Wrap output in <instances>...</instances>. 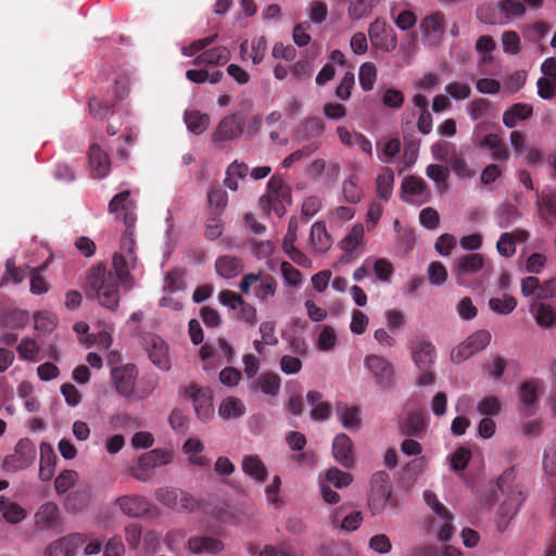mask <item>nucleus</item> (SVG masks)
I'll return each mask as SVG.
<instances>
[{
  "mask_svg": "<svg viewBox=\"0 0 556 556\" xmlns=\"http://www.w3.org/2000/svg\"><path fill=\"white\" fill-rule=\"evenodd\" d=\"M426 175L438 185L439 190H446V181L450 176L447 167L439 164H430L426 168Z\"/></svg>",
  "mask_w": 556,
  "mask_h": 556,
  "instance_id": "c03bdc74",
  "label": "nucleus"
},
{
  "mask_svg": "<svg viewBox=\"0 0 556 556\" xmlns=\"http://www.w3.org/2000/svg\"><path fill=\"white\" fill-rule=\"evenodd\" d=\"M326 129V125L319 117H309L302 123V138L312 139L319 137Z\"/></svg>",
  "mask_w": 556,
  "mask_h": 556,
  "instance_id": "49530a36",
  "label": "nucleus"
},
{
  "mask_svg": "<svg viewBox=\"0 0 556 556\" xmlns=\"http://www.w3.org/2000/svg\"><path fill=\"white\" fill-rule=\"evenodd\" d=\"M445 16L441 11H435L426 16L420 24L424 35L443 34L445 30Z\"/></svg>",
  "mask_w": 556,
  "mask_h": 556,
  "instance_id": "72a5a7b5",
  "label": "nucleus"
},
{
  "mask_svg": "<svg viewBox=\"0 0 556 556\" xmlns=\"http://www.w3.org/2000/svg\"><path fill=\"white\" fill-rule=\"evenodd\" d=\"M283 188V180L278 176H273L267 184V195H263L260 199V203L262 206L269 205L271 206L274 202L278 201L279 194Z\"/></svg>",
  "mask_w": 556,
  "mask_h": 556,
  "instance_id": "a18cd8bd",
  "label": "nucleus"
},
{
  "mask_svg": "<svg viewBox=\"0 0 556 556\" xmlns=\"http://www.w3.org/2000/svg\"><path fill=\"white\" fill-rule=\"evenodd\" d=\"M245 413V405L243 402L235 396H228L223 400L218 407V414L223 419H236L243 416Z\"/></svg>",
  "mask_w": 556,
  "mask_h": 556,
  "instance_id": "7c9ffc66",
  "label": "nucleus"
},
{
  "mask_svg": "<svg viewBox=\"0 0 556 556\" xmlns=\"http://www.w3.org/2000/svg\"><path fill=\"white\" fill-rule=\"evenodd\" d=\"M371 4L368 0H351L348 8V15L354 21L367 17L371 13Z\"/></svg>",
  "mask_w": 556,
  "mask_h": 556,
  "instance_id": "864d4df0",
  "label": "nucleus"
},
{
  "mask_svg": "<svg viewBox=\"0 0 556 556\" xmlns=\"http://www.w3.org/2000/svg\"><path fill=\"white\" fill-rule=\"evenodd\" d=\"M137 375V367L134 364H127L112 370L115 388L121 395L129 397L134 394Z\"/></svg>",
  "mask_w": 556,
  "mask_h": 556,
  "instance_id": "4468645a",
  "label": "nucleus"
},
{
  "mask_svg": "<svg viewBox=\"0 0 556 556\" xmlns=\"http://www.w3.org/2000/svg\"><path fill=\"white\" fill-rule=\"evenodd\" d=\"M471 458V453L466 447H458L452 455H451V467L454 471H462L464 470L469 460Z\"/></svg>",
  "mask_w": 556,
  "mask_h": 556,
  "instance_id": "0e129e2a",
  "label": "nucleus"
},
{
  "mask_svg": "<svg viewBox=\"0 0 556 556\" xmlns=\"http://www.w3.org/2000/svg\"><path fill=\"white\" fill-rule=\"evenodd\" d=\"M321 556H356L350 544L344 542H330L320 547Z\"/></svg>",
  "mask_w": 556,
  "mask_h": 556,
  "instance_id": "de8ad7c7",
  "label": "nucleus"
},
{
  "mask_svg": "<svg viewBox=\"0 0 556 556\" xmlns=\"http://www.w3.org/2000/svg\"><path fill=\"white\" fill-rule=\"evenodd\" d=\"M264 394L275 396L279 393L281 379L276 372H263L254 382Z\"/></svg>",
  "mask_w": 556,
  "mask_h": 556,
  "instance_id": "f704fd0d",
  "label": "nucleus"
},
{
  "mask_svg": "<svg viewBox=\"0 0 556 556\" xmlns=\"http://www.w3.org/2000/svg\"><path fill=\"white\" fill-rule=\"evenodd\" d=\"M207 199L214 214H219L227 205L228 197L225 190L219 187H212L208 190Z\"/></svg>",
  "mask_w": 556,
  "mask_h": 556,
  "instance_id": "5fc2aeb1",
  "label": "nucleus"
},
{
  "mask_svg": "<svg viewBox=\"0 0 556 556\" xmlns=\"http://www.w3.org/2000/svg\"><path fill=\"white\" fill-rule=\"evenodd\" d=\"M484 266V257L479 253H470L459 256L452 268L459 285H466V278L481 270Z\"/></svg>",
  "mask_w": 556,
  "mask_h": 556,
  "instance_id": "f8f14e48",
  "label": "nucleus"
},
{
  "mask_svg": "<svg viewBox=\"0 0 556 556\" xmlns=\"http://www.w3.org/2000/svg\"><path fill=\"white\" fill-rule=\"evenodd\" d=\"M242 469L244 473L257 482H264L266 480L267 469L261 458L256 455L244 456L242 460Z\"/></svg>",
  "mask_w": 556,
  "mask_h": 556,
  "instance_id": "2f4dec72",
  "label": "nucleus"
},
{
  "mask_svg": "<svg viewBox=\"0 0 556 556\" xmlns=\"http://www.w3.org/2000/svg\"><path fill=\"white\" fill-rule=\"evenodd\" d=\"M185 122L189 131L200 135L208 127L210 116L197 110L188 111L185 113Z\"/></svg>",
  "mask_w": 556,
  "mask_h": 556,
  "instance_id": "473e14b6",
  "label": "nucleus"
},
{
  "mask_svg": "<svg viewBox=\"0 0 556 556\" xmlns=\"http://www.w3.org/2000/svg\"><path fill=\"white\" fill-rule=\"evenodd\" d=\"M412 357L418 369H431L437 357L435 346L427 340L410 342Z\"/></svg>",
  "mask_w": 556,
  "mask_h": 556,
  "instance_id": "2eb2a0df",
  "label": "nucleus"
},
{
  "mask_svg": "<svg viewBox=\"0 0 556 556\" xmlns=\"http://www.w3.org/2000/svg\"><path fill=\"white\" fill-rule=\"evenodd\" d=\"M147 350L152 363L161 370L170 369V358L167 343L159 336L150 334L146 339Z\"/></svg>",
  "mask_w": 556,
  "mask_h": 556,
  "instance_id": "ddd939ff",
  "label": "nucleus"
},
{
  "mask_svg": "<svg viewBox=\"0 0 556 556\" xmlns=\"http://www.w3.org/2000/svg\"><path fill=\"white\" fill-rule=\"evenodd\" d=\"M91 498V490L88 484L79 485L71 492L65 502V508L68 511L77 513L83 510L89 504Z\"/></svg>",
  "mask_w": 556,
  "mask_h": 556,
  "instance_id": "a878e982",
  "label": "nucleus"
},
{
  "mask_svg": "<svg viewBox=\"0 0 556 556\" xmlns=\"http://www.w3.org/2000/svg\"><path fill=\"white\" fill-rule=\"evenodd\" d=\"M114 103L102 102L97 97H91L88 101L89 112L97 119H104L111 112Z\"/></svg>",
  "mask_w": 556,
  "mask_h": 556,
  "instance_id": "6e6d98bb",
  "label": "nucleus"
},
{
  "mask_svg": "<svg viewBox=\"0 0 556 556\" xmlns=\"http://www.w3.org/2000/svg\"><path fill=\"white\" fill-rule=\"evenodd\" d=\"M353 478L351 473L344 472L336 467L330 468L326 472L325 480H320L321 482H327L328 485H333L337 489L346 488L351 484Z\"/></svg>",
  "mask_w": 556,
  "mask_h": 556,
  "instance_id": "a19ab883",
  "label": "nucleus"
},
{
  "mask_svg": "<svg viewBox=\"0 0 556 556\" xmlns=\"http://www.w3.org/2000/svg\"><path fill=\"white\" fill-rule=\"evenodd\" d=\"M428 278L432 285L441 286L447 279V270L440 262H432L428 267Z\"/></svg>",
  "mask_w": 556,
  "mask_h": 556,
  "instance_id": "69168bd1",
  "label": "nucleus"
},
{
  "mask_svg": "<svg viewBox=\"0 0 556 556\" xmlns=\"http://www.w3.org/2000/svg\"><path fill=\"white\" fill-rule=\"evenodd\" d=\"M445 91L457 101L466 100L471 96L470 86L468 84L459 81H453L447 84L445 86Z\"/></svg>",
  "mask_w": 556,
  "mask_h": 556,
  "instance_id": "052dcab7",
  "label": "nucleus"
},
{
  "mask_svg": "<svg viewBox=\"0 0 556 556\" xmlns=\"http://www.w3.org/2000/svg\"><path fill=\"white\" fill-rule=\"evenodd\" d=\"M479 147L491 150V156L495 161H506L509 156L507 147L497 134H489L480 141Z\"/></svg>",
  "mask_w": 556,
  "mask_h": 556,
  "instance_id": "c85d7f7f",
  "label": "nucleus"
},
{
  "mask_svg": "<svg viewBox=\"0 0 556 556\" xmlns=\"http://www.w3.org/2000/svg\"><path fill=\"white\" fill-rule=\"evenodd\" d=\"M364 238V226L356 224L342 240V249L346 253H352Z\"/></svg>",
  "mask_w": 556,
  "mask_h": 556,
  "instance_id": "3c124183",
  "label": "nucleus"
},
{
  "mask_svg": "<svg viewBox=\"0 0 556 556\" xmlns=\"http://www.w3.org/2000/svg\"><path fill=\"white\" fill-rule=\"evenodd\" d=\"M230 55L231 54L228 48L218 46L212 49H207L201 54L197 55L193 59L192 64L195 66H220L225 65L230 60Z\"/></svg>",
  "mask_w": 556,
  "mask_h": 556,
  "instance_id": "6ab92c4d",
  "label": "nucleus"
},
{
  "mask_svg": "<svg viewBox=\"0 0 556 556\" xmlns=\"http://www.w3.org/2000/svg\"><path fill=\"white\" fill-rule=\"evenodd\" d=\"M188 547L193 554H217L224 548V544L212 536H193L189 539Z\"/></svg>",
  "mask_w": 556,
  "mask_h": 556,
  "instance_id": "b1692460",
  "label": "nucleus"
},
{
  "mask_svg": "<svg viewBox=\"0 0 556 556\" xmlns=\"http://www.w3.org/2000/svg\"><path fill=\"white\" fill-rule=\"evenodd\" d=\"M342 192L344 199L353 204L358 203L364 195L362 188L357 185V177L355 175H351L343 181Z\"/></svg>",
  "mask_w": 556,
  "mask_h": 556,
  "instance_id": "79ce46f5",
  "label": "nucleus"
},
{
  "mask_svg": "<svg viewBox=\"0 0 556 556\" xmlns=\"http://www.w3.org/2000/svg\"><path fill=\"white\" fill-rule=\"evenodd\" d=\"M401 198L403 201L414 205L427 203L430 199V193L426 181L416 176L404 178L401 186Z\"/></svg>",
  "mask_w": 556,
  "mask_h": 556,
  "instance_id": "9d476101",
  "label": "nucleus"
},
{
  "mask_svg": "<svg viewBox=\"0 0 556 556\" xmlns=\"http://www.w3.org/2000/svg\"><path fill=\"white\" fill-rule=\"evenodd\" d=\"M280 270L285 282L288 286L298 287L302 282L301 271L292 266L289 262L283 261L280 265Z\"/></svg>",
  "mask_w": 556,
  "mask_h": 556,
  "instance_id": "680f3d73",
  "label": "nucleus"
},
{
  "mask_svg": "<svg viewBox=\"0 0 556 556\" xmlns=\"http://www.w3.org/2000/svg\"><path fill=\"white\" fill-rule=\"evenodd\" d=\"M185 394L192 400L195 414L203 422L208 421L214 415L213 395L208 388H201L191 383Z\"/></svg>",
  "mask_w": 556,
  "mask_h": 556,
  "instance_id": "1a4fd4ad",
  "label": "nucleus"
},
{
  "mask_svg": "<svg viewBox=\"0 0 556 556\" xmlns=\"http://www.w3.org/2000/svg\"><path fill=\"white\" fill-rule=\"evenodd\" d=\"M66 556H74L76 551L86 542V535L81 533H72L61 538Z\"/></svg>",
  "mask_w": 556,
  "mask_h": 556,
  "instance_id": "e2e57ef3",
  "label": "nucleus"
},
{
  "mask_svg": "<svg viewBox=\"0 0 556 556\" xmlns=\"http://www.w3.org/2000/svg\"><path fill=\"white\" fill-rule=\"evenodd\" d=\"M309 240L317 252H326L331 247V237L327 232L326 225L323 222H316L311 228Z\"/></svg>",
  "mask_w": 556,
  "mask_h": 556,
  "instance_id": "c756f323",
  "label": "nucleus"
},
{
  "mask_svg": "<svg viewBox=\"0 0 556 556\" xmlns=\"http://www.w3.org/2000/svg\"><path fill=\"white\" fill-rule=\"evenodd\" d=\"M36 445L28 439H21L14 448V452L5 456L3 468L10 472H16L29 467L36 458Z\"/></svg>",
  "mask_w": 556,
  "mask_h": 556,
  "instance_id": "0eeeda50",
  "label": "nucleus"
},
{
  "mask_svg": "<svg viewBox=\"0 0 556 556\" xmlns=\"http://www.w3.org/2000/svg\"><path fill=\"white\" fill-rule=\"evenodd\" d=\"M242 134V122L237 114L224 117L215 131L213 132V141H228L237 139Z\"/></svg>",
  "mask_w": 556,
  "mask_h": 556,
  "instance_id": "f3484780",
  "label": "nucleus"
},
{
  "mask_svg": "<svg viewBox=\"0 0 556 556\" xmlns=\"http://www.w3.org/2000/svg\"><path fill=\"white\" fill-rule=\"evenodd\" d=\"M371 494L369 496L368 506L372 515L383 511L387 506L396 508L399 503L392 496V485L390 477L386 471H377L370 479Z\"/></svg>",
  "mask_w": 556,
  "mask_h": 556,
  "instance_id": "20e7f679",
  "label": "nucleus"
},
{
  "mask_svg": "<svg viewBox=\"0 0 556 556\" xmlns=\"http://www.w3.org/2000/svg\"><path fill=\"white\" fill-rule=\"evenodd\" d=\"M56 455L50 444L42 442L40 444V466L39 478L42 481L52 479L55 469Z\"/></svg>",
  "mask_w": 556,
  "mask_h": 556,
  "instance_id": "393cba45",
  "label": "nucleus"
},
{
  "mask_svg": "<svg viewBox=\"0 0 556 556\" xmlns=\"http://www.w3.org/2000/svg\"><path fill=\"white\" fill-rule=\"evenodd\" d=\"M377 78V68L374 63L366 62L358 72L359 85L364 91H370Z\"/></svg>",
  "mask_w": 556,
  "mask_h": 556,
  "instance_id": "37998d69",
  "label": "nucleus"
},
{
  "mask_svg": "<svg viewBox=\"0 0 556 556\" xmlns=\"http://www.w3.org/2000/svg\"><path fill=\"white\" fill-rule=\"evenodd\" d=\"M277 290V281L270 275H261L258 285L254 289V294L260 301H266L275 295Z\"/></svg>",
  "mask_w": 556,
  "mask_h": 556,
  "instance_id": "58836bf2",
  "label": "nucleus"
},
{
  "mask_svg": "<svg viewBox=\"0 0 556 556\" xmlns=\"http://www.w3.org/2000/svg\"><path fill=\"white\" fill-rule=\"evenodd\" d=\"M135 244V240L125 232L121 240L119 251L113 255L115 275L99 264L91 269L88 276V287L97 294L101 305L110 309L117 308L119 303L118 281L127 289L132 287L130 270L137 263Z\"/></svg>",
  "mask_w": 556,
  "mask_h": 556,
  "instance_id": "f257e3e1",
  "label": "nucleus"
},
{
  "mask_svg": "<svg viewBox=\"0 0 556 556\" xmlns=\"http://www.w3.org/2000/svg\"><path fill=\"white\" fill-rule=\"evenodd\" d=\"M491 105V102L485 98H475L468 103L467 113L472 121H478L489 113Z\"/></svg>",
  "mask_w": 556,
  "mask_h": 556,
  "instance_id": "8fccbe9b",
  "label": "nucleus"
},
{
  "mask_svg": "<svg viewBox=\"0 0 556 556\" xmlns=\"http://www.w3.org/2000/svg\"><path fill=\"white\" fill-rule=\"evenodd\" d=\"M526 11L520 0H498L479 4L476 17L483 24L504 26L523 17Z\"/></svg>",
  "mask_w": 556,
  "mask_h": 556,
  "instance_id": "7ed1b4c3",
  "label": "nucleus"
},
{
  "mask_svg": "<svg viewBox=\"0 0 556 556\" xmlns=\"http://www.w3.org/2000/svg\"><path fill=\"white\" fill-rule=\"evenodd\" d=\"M88 159L93 178L102 179L109 175L111 170L110 156L98 143L90 144Z\"/></svg>",
  "mask_w": 556,
  "mask_h": 556,
  "instance_id": "dca6fc26",
  "label": "nucleus"
},
{
  "mask_svg": "<svg viewBox=\"0 0 556 556\" xmlns=\"http://www.w3.org/2000/svg\"><path fill=\"white\" fill-rule=\"evenodd\" d=\"M543 213L549 217L556 218V190L547 189L542 193Z\"/></svg>",
  "mask_w": 556,
  "mask_h": 556,
  "instance_id": "774afa93",
  "label": "nucleus"
},
{
  "mask_svg": "<svg viewBox=\"0 0 556 556\" xmlns=\"http://www.w3.org/2000/svg\"><path fill=\"white\" fill-rule=\"evenodd\" d=\"M36 525L40 529L54 528L60 520V510L55 503H43L35 515Z\"/></svg>",
  "mask_w": 556,
  "mask_h": 556,
  "instance_id": "412c9836",
  "label": "nucleus"
},
{
  "mask_svg": "<svg viewBox=\"0 0 556 556\" xmlns=\"http://www.w3.org/2000/svg\"><path fill=\"white\" fill-rule=\"evenodd\" d=\"M533 113V109L527 103H515L503 113V123L508 128L517 126L519 121L528 119Z\"/></svg>",
  "mask_w": 556,
  "mask_h": 556,
  "instance_id": "bb28decb",
  "label": "nucleus"
},
{
  "mask_svg": "<svg viewBox=\"0 0 556 556\" xmlns=\"http://www.w3.org/2000/svg\"><path fill=\"white\" fill-rule=\"evenodd\" d=\"M405 101L404 93L393 87L387 88L381 97L382 104L392 110H399L403 106Z\"/></svg>",
  "mask_w": 556,
  "mask_h": 556,
  "instance_id": "603ef678",
  "label": "nucleus"
},
{
  "mask_svg": "<svg viewBox=\"0 0 556 556\" xmlns=\"http://www.w3.org/2000/svg\"><path fill=\"white\" fill-rule=\"evenodd\" d=\"M77 479L75 470H63L54 480V488L58 494H64L74 485Z\"/></svg>",
  "mask_w": 556,
  "mask_h": 556,
  "instance_id": "4d7b16f0",
  "label": "nucleus"
},
{
  "mask_svg": "<svg viewBox=\"0 0 556 556\" xmlns=\"http://www.w3.org/2000/svg\"><path fill=\"white\" fill-rule=\"evenodd\" d=\"M155 496L160 503L179 513H191L200 506L197 498L180 489L160 488L155 492Z\"/></svg>",
  "mask_w": 556,
  "mask_h": 556,
  "instance_id": "423d86ee",
  "label": "nucleus"
},
{
  "mask_svg": "<svg viewBox=\"0 0 556 556\" xmlns=\"http://www.w3.org/2000/svg\"><path fill=\"white\" fill-rule=\"evenodd\" d=\"M332 454L343 467L351 468L354 465L353 442L348 434L340 433L334 438Z\"/></svg>",
  "mask_w": 556,
  "mask_h": 556,
  "instance_id": "a211bd4d",
  "label": "nucleus"
},
{
  "mask_svg": "<svg viewBox=\"0 0 556 556\" xmlns=\"http://www.w3.org/2000/svg\"><path fill=\"white\" fill-rule=\"evenodd\" d=\"M173 460V452L163 448H154L141 454L137 463L130 467L131 476L139 481H148L151 470L164 466Z\"/></svg>",
  "mask_w": 556,
  "mask_h": 556,
  "instance_id": "39448f33",
  "label": "nucleus"
},
{
  "mask_svg": "<svg viewBox=\"0 0 556 556\" xmlns=\"http://www.w3.org/2000/svg\"><path fill=\"white\" fill-rule=\"evenodd\" d=\"M34 319L35 329L43 333L52 332L58 323L56 316L47 311L36 313Z\"/></svg>",
  "mask_w": 556,
  "mask_h": 556,
  "instance_id": "09e8293b",
  "label": "nucleus"
},
{
  "mask_svg": "<svg viewBox=\"0 0 556 556\" xmlns=\"http://www.w3.org/2000/svg\"><path fill=\"white\" fill-rule=\"evenodd\" d=\"M496 488L501 494L505 496L500 505L496 527L503 532L507 529L511 519L518 514L521 504L527 498L523 485L516 483V475L514 468L505 470L496 481Z\"/></svg>",
  "mask_w": 556,
  "mask_h": 556,
  "instance_id": "f03ea898",
  "label": "nucleus"
},
{
  "mask_svg": "<svg viewBox=\"0 0 556 556\" xmlns=\"http://www.w3.org/2000/svg\"><path fill=\"white\" fill-rule=\"evenodd\" d=\"M121 510L129 517H140L149 513V503L143 496L124 495L116 500Z\"/></svg>",
  "mask_w": 556,
  "mask_h": 556,
  "instance_id": "aec40b11",
  "label": "nucleus"
},
{
  "mask_svg": "<svg viewBox=\"0 0 556 556\" xmlns=\"http://www.w3.org/2000/svg\"><path fill=\"white\" fill-rule=\"evenodd\" d=\"M337 342V334L331 326H324L319 332L317 346L321 351H329L334 348Z\"/></svg>",
  "mask_w": 556,
  "mask_h": 556,
  "instance_id": "bf43d9fd",
  "label": "nucleus"
},
{
  "mask_svg": "<svg viewBox=\"0 0 556 556\" xmlns=\"http://www.w3.org/2000/svg\"><path fill=\"white\" fill-rule=\"evenodd\" d=\"M204 446L199 439L190 438L188 439L184 445L182 451L190 456V462L193 465L200 467H206L210 464V460L200 455L203 451Z\"/></svg>",
  "mask_w": 556,
  "mask_h": 556,
  "instance_id": "c9c22d12",
  "label": "nucleus"
},
{
  "mask_svg": "<svg viewBox=\"0 0 556 556\" xmlns=\"http://www.w3.org/2000/svg\"><path fill=\"white\" fill-rule=\"evenodd\" d=\"M337 415L342 426L350 431H357L361 428V412L356 406H348L345 403H337Z\"/></svg>",
  "mask_w": 556,
  "mask_h": 556,
  "instance_id": "5701e85b",
  "label": "nucleus"
},
{
  "mask_svg": "<svg viewBox=\"0 0 556 556\" xmlns=\"http://www.w3.org/2000/svg\"><path fill=\"white\" fill-rule=\"evenodd\" d=\"M502 408L501 402L496 396H485L481 400L477 406L478 412L481 415L496 416L500 414Z\"/></svg>",
  "mask_w": 556,
  "mask_h": 556,
  "instance_id": "338daca9",
  "label": "nucleus"
},
{
  "mask_svg": "<svg viewBox=\"0 0 556 556\" xmlns=\"http://www.w3.org/2000/svg\"><path fill=\"white\" fill-rule=\"evenodd\" d=\"M530 312L536 324L542 328H551L556 324V309L549 304L534 302Z\"/></svg>",
  "mask_w": 556,
  "mask_h": 556,
  "instance_id": "cd10ccee",
  "label": "nucleus"
},
{
  "mask_svg": "<svg viewBox=\"0 0 556 556\" xmlns=\"http://www.w3.org/2000/svg\"><path fill=\"white\" fill-rule=\"evenodd\" d=\"M365 366L374 375L377 384L390 388L394 380V367L384 357L371 354L366 356Z\"/></svg>",
  "mask_w": 556,
  "mask_h": 556,
  "instance_id": "9b49d317",
  "label": "nucleus"
},
{
  "mask_svg": "<svg viewBox=\"0 0 556 556\" xmlns=\"http://www.w3.org/2000/svg\"><path fill=\"white\" fill-rule=\"evenodd\" d=\"M394 184V173L391 168L384 167L376 179L377 195L388 200L391 197Z\"/></svg>",
  "mask_w": 556,
  "mask_h": 556,
  "instance_id": "4c0bfd02",
  "label": "nucleus"
},
{
  "mask_svg": "<svg viewBox=\"0 0 556 556\" xmlns=\"http://www.w3.org/2000/svg\"><path fill=\"white\" fill-rule=\"evenodd\" d=\"M489 307L496 314L508 315L517 307V300L513 295H504V298H491Z\"/></svg>",
  "mask_w": 556,
  "mask_h": 556,
  "instance_id": "ea45409f",
  "label": "nucleus"
},
{
  "mask_svg": "<svg viewBox=\"0 0 556 556\" xmlns=\"http://www.w3.org/2000/svg\"><path fill=\"white\" fill-rule=\"evenodd\" d=\"M491 341V333L488 330H479L467 338L465 343L476 353L483 350Z\"/></svg>",
  "mask_w": 556,
  "mask_h": 556,
  "instance_id": "13d9d810",
  "label": "nucleus"
},
{
  "mask_svg": "<svg viewBox=\"0 0 556 556\" xmlns=\"http://www.w3.org/2000/svg\"><path fill=\"white\" fill-rule=\"evenodd\" d=\"M215 269L220 277L230 279L238 276L242 271L243 263L240 257L223 255L216 260Z\"/></svg>",
  "mask_w": 556,
  "mask_h": 556,
  "instance_id": "4be33fe9",
  "label": "nucleus"
},
{
  "mask_svg": "<svg viewBox=\"0 0 556 556\" xmlns=\"http://www.w3.org/2000/svg\"><path fill=\"white\" fill-rule=\"evenodd\" d=\"M541 384L538 380H529L521 384L519 390V401L527 407L532 408L539 397Z\"/></svg>",
  "mask_w": 556,
  "mask_h": 556,
  "instance_id": "e433bc0d",
  "label": "nucleus"
},
{
  "mask_svg": "<svg viewBox=\"0 0 556 556\" xmlns=\"http://www.w3.org/2000/svg\"><path fill=\"white\" fill-rule=\"evenodd\" d=\"M368 35L371 43L382 51L391 52L397 47L394 29L382 18H376L370 23Z\"/></svg>",
  "mask_w": 556,
  "mask_h": 556,
  "instance_id": "6e6552de",
  "label": "nucleus"
}]
</instances>
